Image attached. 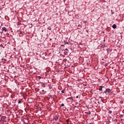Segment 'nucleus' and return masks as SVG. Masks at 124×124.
Masks as SVG:
<instances>
[{
	"label": "nucleus",
	"mask_w": 124,
	"mask_h": 124,
	"mask_svg": "<svg viewBox=\"0 0 124 124\" xmlns=\"http://www.w3.org/2000/svg\"><path fill=\"white\" fill-rule=\"evenodd\" d=\"M108 113L109 114H112V111L111 110H108Z\"/></svg>",
	"instance_id": "6e6552de"
},
{
	"label": "nucleus",
	"mask_w": 124,
	"mask_h": 124,
	"mask_svg": "<svg viewBox=\"0 0 124 124\" xmlns=\"http://www.w3.org/2000/svg\"><path fill=\"white\" fill-rule=\"evenodd\" d=\"M78 96H76V98H78Z\"/></svg>",
	"instance_id": "6ab92c4d"
},
{
	"label": "nucleus",
	"mask_w": 124,
	"mask_h": 124,
	"mask_svg": "<svg viewBox=\"0 0 124 124\" xmlns=\"http://www.w3.org/2000/svg\"><path fill=\"white\" fill-rule=\"evenodd\" d=\"M54 119L55 121H58L59 120V115H56L54 117Z\"/></svg>",
	"instance_id": "f03ea898"
},
{
	"label": "nucleus",
	"mask_w": 124,
	"mask_h": 124,
	"mask_svg": "<svg viewBox=\"0 0 124 124\" xmlns=\"http://www.w3.org/2000/svg\"><path fill=\"white\" fill-rule=\"evenodd\" d=\"M89 114H91V111H89Z\"/></svg>",
	"instance_id": "412c9836"
},
{
	"label": "nucleus",
	"mask_w": 124,
	"mask_h": 124,
	"mask_svg": "<svg viewBox=\"0 0 124 124\" xmlns=\"http://www.w3.org/2000/svg\"><path fill=\"white\" fill-rule=\"evenodd\" d=\"M61 93H64V90H62Z\"/></svg>",
	"instance_id": "1a4fd4ad"
},
{
	"label": "nucleus",
	"mask_w": 124,
	"mask_h": 124,
	"mask_svg": "<svg viewBox=\"0 0 124 124\" xmlns=\"http://www.w3.org/2000/svg\"><path fill=\"white\" fill-rule=\"evenodd\" d=\"M77 104H79V103L78 102L76 103V105H77Z\"/></svg>",
	"instance_id": "dca6fc26"
},
{
	"label": "nucleus",
	"mask_w": 124,
	"mask_h": 124,
	"mask_svg": "<svg viewBox=\"0 0 124 124\" xmlns=\"http://www.w3.org/2000/svg\"><path fill=\"white\" fill-rule=\"evenodd\" d=\"M2 61H3V58L2 59Z\"/></svg>",
	"instance_id": "4be33fe9"
},
{
	"label": "nucleus",
	"mask_w": 124,
	"mask_h": 124,
	"mask_svg": "<svg viewBox=\"0 0 124 124\" xmlns=\"http://www.w3.org/2000/svg\"><path fill=\"white\" fill-rule=\"evenodd\" d=\"M42 92H44V90H42Z\"/></svg>",
	"instance_id": "a211bd4d"
},
{
	"label": "nucleus",
	"mask_w": 124,
	"mask_h": 124,
	"mask_svg": "<svg viewBox=\"0 0 124 124\" xmlns=\"http://www.w3.org/2000/svg\"><path fill=\"white\" fill-rule=\"evenodd\" d=\"M38 79H39V80H40V79H41V77L38 76Z\"/></svg>",
	"instance_id": "f8f14e48"
},
{
	"label": "nucleus",
	"mask_w": 124,
	"mask_h": 124,
	"mask_svg": "<svg viewBox=\"0 0 124 124\" xmlns=\"http://www.w3.org/2000/svg\"><path fill=\"white\" fill-rule=\"evenodd\" d=\"M66 122L68 124V123L69 122V120L67 119V120H66Z\"/></svg>",
	"instance_id": "9b49d317"
},
{
	"label": "nucleus",
	"mask_w": 124,
	"mask_h": 124,
	"mask_svg": "<svg viewBox=\"0 0 124 124\" xmlns=\"http://www.w3.org/2000/svg\"><path fill=\"white\" fill-rule=\"evenodd\" d=\"M107 51L108 52H111V51H112V50L110 48H108L107 49Z\"/></svg>",
	"instance_id": "39448f33"
},
{
	"label": "nucleus",
	"mask_w": 124,
	"mask_h": 124,
	"mask_svg": "<svg viewBox=\"0 0 124 124\" xmlns=\"http://www.w3.org/2000/svg\"><path fill=\"white\" fill-rule=\"evenodd\" d=\"M123 115H120V118H123Z\"/></svg>",
	"instance_id": "2eb2a0df"
},
{
	"label": "nucleus",
	"mask_w": 124,
	"mask_h": 124,
	"mask_svg": "<svg viewBox=\"0 0 124 124\" xmlns=\"http://www.w3.org/2000/svg\"><path fill=\"white\" fill-rule=\"evenodd\" d=\"M18 103L19 104L22 103V101L21 100L18 101Z\"/></svg>",
	"instance_id": "4468645a"
},
{
	"label": "nucleus",
	"mask_w": 124,
	"mask_h": 124,
	"mask_svg": "<svg viewBox=\"0 0 124 124\" xmlns=\"http://www.w3.org/2000/svg\"><path fill=\"white\" fill-rule=\"evenodd\" d=\"M4 62H6L7 60L6 59H4Z\"/></svg>",
	"instance_id": "f3484780"
},
{
	"label": "nucleus",
	"mask_w": 124,
	"mask_h": 124,
	"mask_svg": "<svg viewBox=\"0 0 124 124\" xmlns=\"http://www.w3.org/2000/svg\"><path fill=\"white\" fill-rule=\"evenodd\" d=\"M2 31H7V29H6V28L3 27L2 28Z\"/></svg>",
	"instance_id": "7ed1b4c3"
},
{
	"label": "nucleus",
	"mask_w": 124,
	"mask_h": 124,
	"mask_svg": "<svg viewBox=\"0 0 124 124\" xmlns=\"http://www.w3.org/2000/svg\"><path fill=\"white\" fill-rule=\"evenodd\" d=\"M47 29H48V30H49V31H51V27H48V28H47Z\"/></svg>",
	"instance_id": "0eeeda50"
},
{
	"label": "nucleus",
	"mask_w": 124,
	"mask_h": 124,
	"mask_svg": "<svg viewBox=\"0 0 124 124\" xmlns=\"http://www.w3.org/2000/svg\"><path fill=\"white\" fill-rule=\"evenodd\" d=\"M61 106L62 107H63V106H64V104H62Z\"/></svg>",
	"instance_id": "9d476101"
},
{
	"label": "nucleus",
	"mask_w": 124,
	"mask_h": 124,
	"mask_svg": "<svg viewBox=\"0 0 124 124\" xmlns=\"http://www.w3.org/2000/svg\"><path fill=\"white\" fill-rule=\"evenodd\" d=\"M112 28L113 29H116L117 28V25H116V24H113L112 25Z\"/></svg>",
	"instance_id": "20e7f679"
},
{
	"label": "nucleus",
	"mask_w": 124,
	"mask_h": 124,
	"mask_svg": "<svg viewBox=\"0 0 124 124\" xmlns=\"http://www.w3.org/2000/svg\"><path fill=\"white\" fill-rule=\"evenodd\" d=\"M77 107H76V106H75V108H76Z\"/></svg>",
	"instance_id": "aec40b11"
},
{
	"label": "nucleus",
	"mask_w": 124,
	"mask_h": 124,
	"mask_svg": "<svg viewBox=\"0 0 124 124\" xmlns=\"http://www.w3.org/2000/svg\"><path fill=\"white\" fill-rule=\"evenodd\" d=\"M69 99H71V100H73V98L72 97L69 98Z\"/></svg>",
	"instance_id": "ddd939ff"
},
{
	"label": "nucleus",
	"mask_w": 124,
	"mask_h": 124,
	"mask_svg": "<svg viewBox=\"0 0 124 124\" xmlns=\"http://www.w3.org/2000/svg\"><path fill=\"white\" fill-rule=\"evenodd\" d=\"M100 88L99 89V91H102V88H103V86H100Z\"/></svg>",
	"instance_id": "423d86ee"
},
{
	"label": "nucleus",
	"mask_w": 124,
	"mask_h": 124,
	"mask_svg": "<svg viewBox=\"0 0 124 124\" xmlns=\"http://www.w3.org/2000/svg\"><path fill=\"white\" fill-rule=\"evenodd\" d=\"M110 92H111V90H110L109 89H107L105 92L106 94H109V93H110Z\"/></svg>",
	"instance_id": "f257e3e1"
},
{
	"label": "nucleus",
	"mask_w": 124,
	"mask_h": 124,
	"mask_svg": "<svg viewBox=\"0 0 124 124\" xmlns=\"http://www.w3.org/2000/svg\"><path fill=\"white\" fill-rule=\"evenodd\" d=\"M60 122H62V120H60Z\"/></svg>",
	"instance_id": "5701e85b"
}]
</instances>
